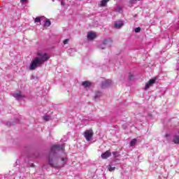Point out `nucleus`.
<instances>
[{"instance_id": "nucleus-1", "label": "nucleus", "mask_w": 179, "mask_h": 179, "mask_svg": "<svg viewBox=\"0 0 179 179\" xmlns=\"http://www.w3.org/2000/svg\"><path fill=\"white\" fill-rule=\"evenodd\" d=\"M64 144L55 145L50 148V152L48 157V163L51 167H55V169H61V167H64V166L66 164V157H62V164L60 165H58V158H57V157L55 156V153H57V152H59V150L64 152Z\"/></svg>"}, {"instance_id": "nucleus-2", "label": "nucleus", "mask_w": 179, "mask_h": 179, "mask_svg": "<svg viewBox=\"0 0 179 179\" xmlns=\"http://www.w3.org/2000/svg\"><path fill=\"white\" fill-rule=\"evenodd\" d=\"M38 57H35L31 62L29 67V71H34L37 68H40L44 65V62H47L50 59V55L48 53H40L37 54Z\"/></svg>"}, {"instance_id": "nucleus-3", "label": "nucleus", "mask_w": 179, "mask_h": 179, "mask_svg": "<svg viewBox=\"0 0 179 179\" xmlns=\"http://www.w3.org/2000/svg\"><path fill=\"white\" fill-rule=\"evenodd\" d=\"M113 43V41H111V38L105 39L102 44L100 45L99 48H101V50H104L106 47H110L111 44Z\"/></svg>"}, {"instance_id": "nucleus-4", "label": "nucleus", "mask_w": 179, "mask_h": 179, "mask_svg": "<svg viewBox=\"0 0 179 179\" xmlns=\"http://www.w3.org/2000/svg\"><path fill=\"white\" fill-rule=\"evenodd\" d=\"M84 136L87 142L90 141L92 138H93V130H86L84 133Z\"/></svg>"}, {"instance_id": "nucleus-5", "label": "nucleus", "mask_w": 179, "mask_h": 179, "mask_svg": "<svg viewBox=\"0 0 179 179\" xmlns=\"http://www.w3.org/2000/svg\"><path fill=\"white\" fill-rule=\"evenodd\" d=\"M156 83V78H152L146 84L144 87V90H148L150 87H152Z\"/></svg>"}, {"instance_id": "nucleus-6", "label": "nucleus", "mask_w": 179, "mask_h": 179, "mask_svg": "<svg viewBox=\"0 0 179 179\" xmlns=\"http://www.w3.org/2000/svg\"><path fill=\"white\" fill-rule=\"evenodd\" d=\"M13 97H15V99H16V100H17L18 101H20V100H23V99H24V96H23V94H22V92H15L13 94Z\"/></svg>"}, {"instance_id": "nucleus-7", "label": "nucleus", "mask_w": 179, "mask_h": 179, "mask_svg": "<svg viewBox=\"0 0 179 179\" xmlns=\"http://www.w3.org/2000/svg\"><path fill=\"white\" fill-rule=\"evenodd\" d=\"M112 84H113V81H111V80H106L102 82L101 88L106 89V87L111 86Z\"/></svg>"}, {"instance_id": "nucleus-8", "label": "nucleus", "mask_w": 179, "mask_h": 179, "mask_svg": "<svg viewBox=\"0 0 179 179\" xmlns=\"http://www.w3.org/2000/svg\"><path fill=\"white\" fill-rule=\"evenodd\" d=\"M97 37V34L96 32L90 31L87 33V40H94Z\"/></svg>"}, {"instance_id": "nucleus-9", "label": "nucleus", "mask_w": 179, "mask_h": 179, "mask_svg": "<svg viewBox=\"0 0 179 179\" xmlns=\"http://www.w3.org/2000/svg\"><path fill=\"white\" fill-rule=\"evenodd\" d=\"M122 26H124V22L119 20V21H116L115 22V29H121V27H122Z\"/></svg>"}, {"instance_id": "nucleus-10", "label": "nucleus", "mask_w": 179, "mask_h": 179, "mask_svg": "<svg viewBox=\"0 0 179 179\" xmlns=\"http://www.w3.org/2000/svg\"><path fill=\"white\" fill-rule=\"evenodd\" d=\"M173 143L179 145V131L173 136Z\"/></svg>"}, {"instance_id": "nucleus-11", "label": "nucleus", "mask_w": 179, "mask_h": 179, "mask_svg": "<svg viewBox=\"0 0 179 179\" xmlns=\"http://www.w3.org/2000/svg\"><path fill=\"white\" fill-rule=\"evenodd\" d=\"M101 156L102 159H108V157H110L111 156V152L110 151H106L104 153L101 154Z\"/></svg>"}, {"instance_id": "nucleus-12", "label": "nucleus", "mask_w": 179, "mask_h": 179, "mask_svg": "<svg viewBox=\"0 0 179 179\" xmlns=\"http://www.w3.org/2000/svg\"><path fill=\"white\" fill-rule=\"evenodd\" d=\"M109 0H101L99 3V6H106L107 5V2H108Z\"/></svg>"}, {"instance_id": "nucleus-13", "label": "nucleus", "mask_w": 179, "mask_h": 179, "mask_svg": "<svg viewBox=\"0 0 179 179\" xmlns=\"http://www.w3.org/2000/svg\"><path fill=\"white\" fill-rule=\"evenodd\" d=\"M82 86H83V87H89L90 86V83L89 81H84L82 83Z\"/></svg>"}, {"instance_id": "nucleus-14", "label": "nucleus", "mask_w": 179, "mask_h": 179, "mask_svg": "<svg viewBox=\"0 0 179 179\" xmlns=\"http://www.w3.org/2000/svg\"><path fill=\"white\" fill-rule=\"evenodd\" d=\"M51 26V21L46 20L43 24V27H50Z\"/></svg>"}, {"instance_id": "nucleus-15", "label": "nucleus", "mask_w": 179, "mask_h": 179, "mask_svg": "<svg viewBox=\"0 0 179 179\" xmlns=\"http://www.w3.org/2000/svg\"><path fill=\"white\" fill-rule=\"evenodd\" d=\"M101 96H102L101 92H96L95 93V95H94V99H99V97H101Z\"/></svg>"}, {"instance_id": "nucleus-16", "label": "nucleus", "mask_w": 179, "mask_h": 179, "mask_svg": "<svg viewBox=\"0 0 179 179\" xmlns=\"http://www.w3.org/2000/svg\"><path fill=\"white\" fill-rule=\"evenodd\" d=\"M108 171H114L115 170V166H113L112 165H108L107 166Z\"/></svg>"}, {"instance_id": "nucleus-17", "label": "nucleus", "mask_w": 179, "mask_h": 179, "mask_svg": "<svg viewBox=\"0 0 179 179\" xmlns=\"http://www.w3.org/2000/svg\"><path fill=\"white\" fill-rule=\"evenodd\" d=\"M43 17H37L35 18V23H40Z\"/></svg>"}, {"instance_id": "nucleus-18", "label": "nucleus", "mask_w": 179, "mask_h": 179, "mask_svg": "<svg viewBox=\"0 0 179 179\" xmlns=\"http://www.w3.org/2000/svg\"><path fill=\"white\" fill-rule=\"evenodd\" d=\"M136 144V139L134 138L131 140V141L130 142V146H135V145Z\"/></svg>"}, {"instance_id": "nucleus-19", "label": "nucleus", "mask_w": 179, "mask_h": 179, "mask_svg": "<svg viewBox=\"0 0 179 179\" xmlns=\"http://www.w3.org/2000/svg\"><path fill=\"white\" fill-rule=\"evenodd\" d=\"M50 115H45L43 117L44 121H50Z\"/></svg>"}, {"instance_id": "nucleus-20", "label": "nucleus", "mask_w": 179, "mask_h": 179, "mask_svg": "<svg viewBox=\"0 0 179 179\" xmlns=\"http://www.w3.org/2000/svg\"><path fill=\"white\" fill-rule=\"evenodd\" d=\"M135 33H140L141 32V27H137L134 29Z\"/></svg>"}, {"instance_id": "nucleus-21", "label": "nucleus", "mask_w": 179, "mask_h": 179, "mask_svg": "<svg viewBox=\"0 0 179 179\" xmlns=\"http://www.w3.org/2000/svg\"><path fill=\"white\" fill-rule=\"evenodd\" d=\"M134 79V75L132 73L129 74V80H132Z\"/></svg>"}, {"instance_id": "nucleus-22", "label": "nucleus", "mask_w": 179, "mask_h": 179, "mask_svg": "<svg viewBox=\"0 0 179 179\" xmlns=\"http://www.w3.org/2000/svg\"><path fill=\"white\" fill-rule=\"evenodd\" d=\"M26 2H27V0H20V3H22V5L26 3Z\"/></svg>"}, {"instance_id": "nucleus-23", "label": "nucleus", "mask_w": 179, "mask_h": 179, "mask_svg": "<svg viewBox=\"0 0 179 179\" xmlns=\"http://www.w3.org/2000/svg\"><path fill=\"white\" fill-rule=\"evenodd\" d=\"M63 43L64 45L68 44V43H69V39H65Z\"/></svg>"}, {"instance_id": "nucleus-24", "label": "nucleus", "mask_w": 179, "mask_h": 179, "mask_svg": "<svg viewBox=\"0 0 179 179\" xmlns=\"http://www.w3.org/2000/svg\"><path fill=\"white\" fill-rule=\"evenodd\" d=\"M129 2L131 4L136 3V0H130Z\"/></svg>"}, {"instance_id": "nucleus-25", "label": "nucleus", "mask_w": 179, "mask_h": 179, "mask_svg": "<svg viewBox=\"0 0 179 179\" xmlns=\"http://www.w3.org/2000/svg\"><path fill=\"white\" fill-rule=\"evenodd\" d=\"M121 10H122V8H121V7H117V12H121Z\"/></svg>"}, {"instance_id": "nucleus-26", "label": "nucleus", "mask_w": 179, "mask_h": 179, "mask_svg": "<svg viewBox=\"0 0 179 179\" xmlns=\"http://www.w3.org/2000/svg\"><path fill=\"white\" fill-rule=\"evenodd\" d=\"M61 5H62V6H64V5H65V3L64 2V1H61Z\"/></svg>"}, {"instance_id": "nucleus-27", "label": "nucleus", "mask_w": 179, "mask_h": 179, "mask_svg": "<svg viewBox=\"0 0 179 179\" xmlns=\"http://www.w3.org/2000/svg\"><path fill=\"white\" fill-rule=\"evenodd\" d=\"M122 127L124 128V129H125V128H126L124 125H123Z\"/></svg>"}, {"instance_id": "nucleus-28", "label": "nucleus", "mask_w": 179, "mask_h": 179, "mask_svg": "<svg viewBox=\"0 0 179 179\" xmlns=\"http://www.w3.org/2000/svg\"><path fill=\"white\" fill-rule=\"evenodd\" d=\"M166 136H169V134H166Z\"/></svg>"}, {"instance_id": "nucleus-29", "label": "nucleus", "mask_w": 179, "mask_h": 179, "mask_svg": "<svg viewBox=\"0 0 179 179\" xmlns=\"http://www.w3.org/2000/svg\"><path fill=\"white\" fill-rule=\"evenodd\" d=\"M134 17H136V15H135Z\"/></svg>"}, {"instance_id": "nucleus-30", "label": "nucleus", "mask_w": 179, "mask_h": 179, "mask_svg": "<svg viewBox=\"0 0 179 179\" xmlns=\"http://www.w3.org/2000/svg\"><path fill=\"white\" fill-rule=\"evenodd\" d=\"M52 1H54L55 0H52Z\"/></svg>"}]
</instances>
